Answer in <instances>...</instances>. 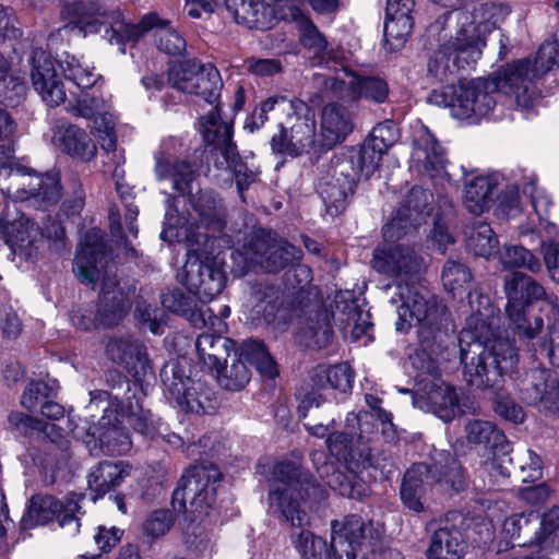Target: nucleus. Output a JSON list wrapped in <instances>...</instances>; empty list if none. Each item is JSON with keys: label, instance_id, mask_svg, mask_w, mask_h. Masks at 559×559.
I'll return each mask as SVG.
<instances>
[{"label": "nucleus", "instance_id": "f257e3e1", "mask_svg": "<svg viewBox=\"0 0 559 559\" xmlns=\"http://www.w3.org/2000/svg\"><path fill=\"white\" fill-rule=\"evenodd\" d=\"M275 484L269 493L270 508L292 527L289 539L300 559H358L364 539V521L349 515L331 523V544L309 530L310 516L301 508V500H320L324 488L312 476L292 462H280L273 471Z\"/></svg>", "mask_w": 559, "mask_h": 559}, {"label": "nucleus", "instance_id": "f03ea898", "mask_svg": "<svg viewBox=\"0 0 559 559\" xmlns=\"http://www.w3.org/2000/svg\"><path fill=\"white\" fill-rule=\"evenodd\" d=\"M468 300L473 313L459 336L464 380L480 390L502 389L504 374L518 364L516 349L508 338L496 335L489 298L473 292Z\"/></svg>", "mask_w": 559, "mask_h": 559}, {"label": "nucleus", "instance_id": "7ed1b4c3", "mask_svg": "<svg viewBox=\"0 0 559 559\" xmlns=\"http://www.w3.org/2000/svg\"><path fill=\"white\" fill-rule=\"evenodd\" d=\"M497 92L513 97L522 108H528L538 97L525 64L514 62L502 67L488 79L478 78L461 82L457 86L448 85L440 93L433 92L430 100L449 107L456 119H469L490 114L496 106Z\"/></svg>", "mask_w": 559, "mask_h": 559}, {"label": "nucleus", "instance_id": "20e7f679", "mask_svg": "<svg viewBox=\"0 0 559 559\" xmlns=\"http://www.w3.org/2000/svg\"><path fill=\"white\" fill-rule=\"evenodd\" d=\"M72 14L73 19L64 25L63 31L79 29L84 35L103 33V38L111 45H118L122 53L127 43L138 40L154 26L157 27L155 36L159 50L176 56L186 49L183 37L154 13L143 16L139 24H132L126 21L118 9L107 10L95 3H81L73 7Z\"/></svg>", "mask_w": 559, "mask_h": 559}, {"label": "nucleus", "instance_id": "39448f33", "mask_svg": "<svg viewBox=\"0 0 559 559\" xmlns=\"http://www.w3.org/2000/svg\"><path fill=\"white\" fill-rule=\"evenodd\" d=\"M393 304L397 307L396 331L407 332L414 324L418 325V334L425 352H429L428 361L421 367L420 376L428 374L433 380L440 377L439 362L443 357L435 350L432 341L442 337L441 326L444 321L445 308L438 304L432 294L418 282L397 284L396 297Z\"/></svg>", "mask_w": 559, "mask_h": 559}, {"label": "nucleus", "instance_id": "423d86ee", "mask_svg": "<svg viewBox=\"0 0 559 559\" xmlns=\"http://www.w3.org/2000/svg\"><path fill=\"white\" fill-rule=\"evenodd\" d=\"M509 13V7L502 3L481 4L475 13L479 21L463 25L454 37L440 45L428 63L429 72L447 81L455 71L475 64L485 46V33H490Z\"/></svg>", "mask_w": 559, "mask_h": 559}, {"label": "nucleus", "instance_id": "0eeeda50", "mask_svg": "<svg viewBox=\"0 0 559 559\" xmlns=\"http://www.w3.org/2000/svg\"><path fill=\"white\" fill-rule=\"evenodd\" d=\"M0 106L7 107L0 103ZM16 130L11 115L0 107V175L7 173L13 179L14 191L8 189L14 200L29 202L31 205L47 210L56 205L61 198L59 178L50 174H36L21 168H13V148L9 144Z\"/></svg>", "mask_w": 559, "mask_h": 559}, {"label": "nucleus", "instance_id": "6e6552de", "mask_svg": "<svg viewBox=\"0 0 559 559\" xmlns=\"http://www.w3.org/2000/svg\"><path fill=\"white\" fill-rule=\"evenodd\" d=\"M155 173L158 180H169L173 189L182 195L190 194V203L199 217L200 225L214 233L222 231L225 225V210L221 200L216 199L212 192H200L192 195L193 181L197 178L194 167L186 160H177L165 157L164 154H157Z\"/></svg>", "mask_w": 559, "mask_h": 559}, {"label": "nucleus", "instance_id": "1a4fd4ad", "mask_svg": "<svg viewBox=\"0 0 559 559\" xmlns=\"http://www.w3.org/2000/svg\"><path fill=\"white\" fill-rule=\"evenodd\" d=\"M221 476V472L213 464L188 468L174 490L173 509L178 513H185L191 523L207 514L215 501L216 484Z\"/></svg>", "mask_w": 559, "mask_h": 559}, {"label": "nucleus", "instance_id": "9d476101", "mask_svg": "<svg viewBox=\"0 0 559 559\" xmlns=\"http://www.w3.org/2000/svg\"><path fill=\"white\" fill-rule=\"evenodd\" d=\"M280 105L286 121L281 122L280 133L271 140L273 152L289 156L309 152L318 142L313 111L300 99L281 102Z\"/></svg>", "mask_w": 559, "mask_h": 559}, {"label": "nucleus", "instance_id": "9b49d317", "mask_svg": "<svg viewBox=\"0 0 559 559\" xmlns=\"http://www.w3.org/2000/svg\"><path fill=\"white\" fill-rule=\"evenodd\" d=\"M168 80L174 88L194 95L210 105H215L214 109L201 119L202 127L211 114H216L218 120L223 121L217 104L223 81L218 70L213 64L201 63L194 59L183 60L170 67Z\"/></svg>", "mask_w": 559, "mask_h": 559}, {"label": "nucleus", "instance_id": "f8f14e48", "mask_svg": "<svg viewBox=\"0 0 559 559\" xmlns=\"http://www.w3.org/2000/svg\"><path fill=\"white\" fill-rule=\"evenodd\" d=\"M203 139L213 145L211 155L217 169L230 170L235 177L237 189L242 198L243 191L257 180V174L239 158L233 142V126L219 121L216 114H211L203 124Z\"/></svg>", "mask_w": 559, "mask_h": 559}, {"label": "nucleus", "instance_id": "ddd939ff", "mask_svg": "<svg viewBox=\"0 0 559 559\" xmlns=\"http://www.w3.org/2000/svg\"><path fill=\"white\" fill-rule=\"evenodd\" d=\"M240 255L247 266L258 267L267 273H277L302 258V251L280 239L272 231L255 230L243 245Z\"/></svg>", "mask_w": 559, "mask_h": 559}, {"label": "nucleus", "instance_id": "4468645a", "mask_svg": "<svg viewBox=\"0 0 559 559\" xmlns=\"http://www.w3.org/2000/svg\"><path fill=\"white\" fill-rule=\"evenodd\" d=\"M504 290L508 297L506 311L516 326L520 336L533 340L544 326V321L535 317L533 321L526 319L525 306L534 300L544 298V287L531 276L514 272L504 278Z\"/></svg>", "mask_w": 559, "mask_h": 559}, {"label": "nucleus", "instance_id": "2eb2a0df", "mask_svg": "<svg viewBox=\"0 0 559 559\" xmlns=\"http://www.w3.org/2000/svg\"><path fill=\"white\" fill-rule=\"evenodd\" d=\"M80 509L76 495L69 497L64 506L52 496H34L21 520V527L29 530L58 518L60 526L75 535L80 531V520L76 516Z\"/></svg>", "mask_w": 559, "mask_h": 559}, {"label": "nucleus", "instance_id": "dca6fc26", "mask_svg": "<svg viewBox=\"0 0 559 559\" xmlns=\"http://www.w3.org/2000/svg\"><path fill=\"white\" fill-rule=\"evenodd\" d=\"M372 267L397 284L418 282L424 271V260L416 250L404 243L385 245L373 251Z\"/></svg>", "mask_w": 559, "mask_h": 559}, {"label": "nucleus", "instance_id": "f3484780", "mask_svg": "<svg viewBox=\"0 0 559 559\" xmlns=\"http://www.w3.org/2000/svg\"><path fill=\"white\" fill-rule=\"evenodd\" d=\"M520 399L547 416L559 418V380L546 368L526 371L516 383Z\"/></svg>", "mask_w": 559, "mask_h": 559}, {"label": "nucleus", "instance_id": "a211bd4d", "mask_svg": "<svg viewBox=\"0 0 559 559\" xmlns=\"http://www.w3.org/2000/svg\"><path fill=\"white\" fill-rule=\"evenodd\" d=\"M189 250L188 259L178 273V280L203 302L211 301L225 287L226 276L214 260H201Z\"/></svg>", "mask_w": 559, "mask_h": 559}, {"label": "nucleus", "instance_id": "6ab92c4d", "mask_svg": "<svg viewBox=\"0 0 559 559\" xmlns=\"http://www.w3.org/2000/svg\"><path fill=\"white\" fill-rule=\"evenodd\" d=\"M432 194L420 187L413 188L404 198L392 219L383 227L386 242H395L412 235L430 214Z\"/></svg>", "mask_w": 559, "mask_h": 559}, {"label": "nucleus", "instance_id": "aec40b11", "mask_svg": "<svg viewBox=\"0 0 559 559\" xmlns=\"http://www.w3.org/2000/svg\"><path fill=\"white\" fill-rule=\"evenodd\" d=\"M165 374L164 383L180 409L194 414L214 411L213 392L204 382L183 377L177 367L171 368V379Z\"/></svg>", "mask_w": 559, "mask_h": 559}, {"label": "nucleus", "instance_id": "412c9836", "mask_svg": "<svg viewBox=\"0 0 559 559\" xmlns=\"http://www.w3.org/2000/svg\"><path fill=\"white\" fill-rule=\"evenodd\" d=\"M29 64L33 87L41 99L51 107L64 103L67 93L51 56L41 48H34Z\"/></svg>", "mask_w": 559, "mask_h": 559}, {"label": "nucleus", "instance_id": "4be33fe9", "mask_svg": "<svg viewBox=\"0 0 559 559\" xmlns=\"http://www.w3.org/2000/svg\"><path fill=\"white\" fill-rule=\"evenodd\" d=\"M134 288L121 286L116 276L105 275L97 311L103 329L118 325L131 309Z\"/></svg>", "mask_w": 559, "mask_h": 559}, {"label": "nucleus", "instance_id": "5701e85b", "mask_svg": "<svg viewBox=\"0 0 559 559\" xmlns=\"http://www.w3.org/2000/svg\"><path fill=\"white\" fill-rule=\"evenodd\" d=\"M106 357L133 377L145 376L150 369L147 348L129 335H115L105 343Z\"/></svg>", "mask_w": 559, "mask_h": 559}, {"label": "nucleus", "instance_id": "b1692460", "mask_svg": "<svg viewBox=\"0 0 559 559\" xmlns=\"http://www.w3.org/2000/svg\"><path fill=\"white\" fill-rule=\"evenodd\" d=\"M447 164L445 151L427 127H421L414 139L411 169L433 178L440 176Z\"/></svg>", "mask_w": 559, "mask_h": 559}, {"label": "nucleus", "instance_id": "393cba45", "mask_svg": "<svg viewBox=\"0 0 559 559\" xmlns=\"http://www.w3.org/2000/svg\"><path fill=\"white\" fill-rule=\"evenodd\" d=\"M107 246L99 229H91L84 235L80 251L78 252L73 271L81 283L95 287L100 276V267L105 262Z\"/></svg>", "mask_w": 559, "mask_h": 559}, {"label": "nucleus", "instance_id": "a878e982", "mask_svg": "<svg viewBox=\"0 0 559 559\" xmlns=\"http://www.w3.org/2000/svg\"><path fill=\"white\" fill-rule=\"evenodd\" d=\"M4 235L12 252L25 260L36 259L43 251L45 234L34 221L24 215L8 222Z\"/></svg>", "mask_w": 559, "mask_h": 559}, {"label": "nucleus", "instance_id": "bb28decb", "mask_svg": "<svg viewBox=\"0 0 559 559\" xmlns=\"http://www.w3.org/2000/svg\"><path fill=\"white\" fill-rule=\"evenodd\" d=\"M354 183V178L345 173V165H338L332 175L319 180L318 192L331 216H337L345 210Z\"/></svg>", "mask_w": 559, "mask_h": 559}, {"label": "nucleus", "instance_id": "cd10ccee", "mask_svg": "<svg viewBox=\"0 0 559 559\" xmlns=\"http://www.w3.org/2000/svg\"><path fill=\"white\" fill-rule=\"evenodd\" d=\"M413 404L445 423L451 421L460 411L456 390L444 383H432L424 395L413 396Z\"/></svg>", "mask_w": 559, "mask_h": 559}, {"label": "nucleus", "instance_id": "c85d7f7f", "mask_svg": "<svg viewBox=\"0 0 559 559\" xmlns=\"http://www.w3.org/2000/svg\"><path fill=\"white\" fill-rule=\"evenodd\" d=\"M353 128L352 116L344 106L336 103L325 105L321 111L319 145L332 148L344 141Z\"/></svg>", "mask_w": 559, "mask_h": 559}, {"label": "nucleus", "instance_id": "c756f323", "mask_svg": "<svg viewBox=\"0 0 559 559\" xmlns=\"http://www.w3.org/2000/svg\"><path fill=\"white\" fill-rule=\"evenodd\" d=\"M415 0H388L385 8L384 37L404 43L411 35Z\"/></svg>", "mask_w": 559, "mask_h": 559}, {"label": "nucleus", "instance_id": "7c9ffc66", "mask_svg": "<svg viewBox=\"0 0 559 559\" xmlns=\"http://www.w3.org/2000/svg\"><path fill=\"white\" fill-rule=\"evenodd\" d=\"M200 360L211 370L218 371L223 362H227L235 348V343L228 337L212 333L201 334L195 342Z\"/></svg>", "mask_w": 559, "mask_h": 559}, {"label": "nucleus", "instance_id": "2f4dec72", "mask_svg": "<svg viewBox=\"0 0 559 559\" xmlns=\"http://www.w3.org/2000/svg\"><path fill=\"white\" fill-rule=\"evenodd\" d=\"M116 411L106 409L100 418L99 443L103 452L107 455H123L131 449L132 442L128 431L121 426V421L115 416V423H111V416Z\"/></svg>", "mask_w": 559, "mask_h": 559}, {"label": "nucleus", "instance_id": "473e14b6", "mask_svg": "<svg viewBox=\"0 0 559 559\" xmlns=\"http://www.w3.org/2000/svg\"><path fill=\"white\" fill-rule=\"evenodd\" d=\"M237 20L250 27L269 28L276 20L274 9L264 0H226Z\"/></svg>", "mask_w": 559, "mask_h": 559}, {"label": "nucleus", "instance_id": "72a5a7b5", "mask_svg": "<svg viewBox=\"0 0 559 559\" xmlns=\"http://www.w3.org/2000/svg\"><path fill=\"white\" fill-rule=\"evenodd\" d=\"M465 544L461 532L454 526H441L437 528L427 550L429 559H461Z\"/></svg>", "mask_w": 559, "mask_h": 559}, {"label": "nucleus", "instance_id": "f704fd0d", "mask_svg": "<svg viewBox=\"0 0 559 559\" xmlns=\"http://www.w3.org/2000/svg\"><path fill=\"white\" fill-rule=\"evenodd\" d=\"M59 147L72 157L90 160L96 154V145L91 136L74 124L62 127L55 134Z\"/></svg>", "mask_w": 559, "mask_h": 559}, {"label": "nucleus", "instance_id": "c9c22d12", "mask_svg": "<svg viewBox=\"0 0 559 559\" xmlns=\"http://www.w3.org/2000/svg\"><path fill=\"white\" fill-rule=\"evenodd\" d=\"M496 188L497 182L491 177L478 176L471 179L464 188V206L474 215L483 214L491 206Z\"/></svg>", "mask_w": 559, "mask_h": 559}, {"label": "nucleus", "instance_id": "e433bc0d", "mask_svg": "<svg viewBox=\"0 0 559 559\" xmlns=\"http://www.w3.org/2000/svg\"><path fill=\"white\" fill-rule=\"evenodd\" d=\"M130 471L131 466L122 461L102 462L88 476L90 488L100 497L119 486L130 475Z\"/></svg>", "mask_w": 559, "mask_h": 559}, {"label": "nucleus", "instance_id": "4c0bfd02", "mask_svg": "<svg viewBox=\"0 0 559 559\" xmlns=\"http://www.w3.org/2000/svg\"><path fill=\"white\" fill-rule=\"evenodd\" d=\"M312 382L318 389L332 388L348 392L354 381V372L346 362L335 366H318L312 373Z\"/></svg>", "mask_w": 559, "mask_h": 559}, {"label": "nucleus", "instance_id": "58836bf2", "mask_svg": "<svg viewBox=\"0 0 559 559\" xmlns=\"http://www.w3.org/2000/svg\"><path fill=\"white\" fill-rule=\"evenodd\" d=\"M287 16L296 24L299 40L305 48L316 53L325 51L328 40L314 25L308 13L297 7H292Z\"/></svg>", "mask_w": 559, "mask_h": 559}, {"label": "nucleus", "instance_id": "ea45409f", "mask_svg": "<svg viewBox=\"0 0 559 559\" xmlns=\"http://www.w3.org/2000/svg\"><path fill=\"white\" fill-rule=\"evenodd\" d=\"M280 298V288L265 284L255 285L252 288V299L254 302L252 318L261 320L266 324L274 322L281 306Z\"/></svg>", "mask_w": 559, "mask_h": 559}, {"label": "nucleus", "instance_id": "a19ab883", "mask_svg": "<svg viewBox=\"0 0 559 559\" xmlns=\"http://www.w3.org/2000/svg\"><path fill=\"white\" fill-rule=\"evenodd\" d=\"M388 95L389 86L383 79L360 76L355 73L348 76V98L352 100L365 98L374 103H383Z\"/></svg>", "mask_w": 559, "mask_h": 559}, {"label": "nucleus", "instance_id": "79ce46f5", "mask_svg": "<svg viewBox=\"0 0 559 559\" xmlns=\"http://www.w3.org/2000/svg\"><path fill=\"white\" fill-rule=\"evenodd\" d=\"M26 95L24 78L11 71L9 60L0 53V103L5 106L20 105Z\"/></svg>", "mask_w": 559, "mask_h": 559}, {"label": "nucleus", "instance_id": "37998d69", "mask_svg": "<svg viewBox=\"0 0 559 559\" xmlns=\"http://www.w3.org/2000/svg\"><path fill=\"white\" fill-rule=\"evenodd\" d=\"M67 110L76 117L94 119L95 124L98 123V120L111 117L110 103L100 95L88 93H83L74 100H70Z\"/></svg>", "mask_w": 559, "mask_h": 559}, {"label": "nucleus", "instance_id": "c03bdc74", "mask_svg": "<svg viewBox=\"0 0 559 559\" xmlns=\"http://www.w3.org/2000/svg\"><path fill=\"white\" fill-rule=\"evenodd\" d=\"M64 76L80 88H90L98 80L93 66L69 52H63L58 60Z\"/></svg>", "mask_w": 559, "mask_h": 559}, {"label": "nucleus", "instance_id": "a18cd8bd", "mask_svg": "<svg viewBox=\"0 0 559 559\" xmlns=\"http://www.w3.org/2000/svg\"><path fill=\"white\" fill-rule=\"evenodd\" d=\"M516 63L525 64L530 81L533 84L536 79L544 75L552 66L556 64L559 67V29L556 32L552 41L545 43L540 46L533 62L530 60H519Z\"/></svg>", "mask_w": 559, "mask_h": 559}, {"label": "nucleus", "instance_id": "49530a36", "mask_svg": "<svg viewBox=\"0 0 559 559\" xmlns=\"http://www.w3.org/2000/svg\"><path fill=\"white\" fill-rule=\"evenodd\" d=\"M237 352L238 357L253 365L260 374L274 378L278 373L276 364L263 343L259 341H246Z\"/></svg>", "mask_w": 559, "mask_h": 559}, {"label": "nucleus", "instance_id": "de8ad7c7", "mask_svg": "<svg viewBox=\"0 0 559 559\" xmlns=\"http://www.w3.org/2000/svg\"><path fill=\"white\" fill-rule=\"evenodd\" d=\"M230 362H224L217 372L218 383L229 391H239L243 389L250 380V370L246 362L238 357V352L234 350L230 356Z\"/></svg>", "mask_w": 559, "mask_h": 559}, {"label": "nucleus", "instance_id": "09e8293b", "mask_svg": "<svg viewBox=\"0 0 559 559\" xmlns=\"http://www.w3.org/2000/svg\"><path fill=\"white\" fill-rule=\"evenodd\" d=\"M324 401L321 394L311 392L304 397L298 406L300 417L308 418V421L304 424L305 428L311 435L320 438L326 436L329 425L334 421L333 418H326V423H317V419L320 417L319 408Z\"/></svg>", "mask_w": 559, "mask_h": 559}, {"label": "nucleus", "instance_id": "8fccbe9b", "mask_svg": "<svg viewBox=\"0 0 559 559\" xmlns=\"http://www.w3.org/2000/svg\"><path fill=\"white\" fill-rule=\"evenodd\" d=\"M498 239L487 223H478L467 233L466 247L477 257L489 259L498 252Z\"/></svg>", "mask_w": 559, "mask_h": 559}, {"label": "nucleus", "instance_id": "3c124183", "mask_svg": "<svg viewBox=\"0 0 559 559\" xmlns=\"http://www.w3.org/2000/svg\"><path fill=\"white\" fill-rule=\"evenodd\" d=\"M466 439L469 443L497 448L504 443L506 436L492 423L474 419L465 425Z\"/></svg>", "mask_w": 559, "mask_h": 559}, {"label": "nucleus", "instance_id": "603ef678", "mask_svg": "<svg viewBox=\"0 0 559 559\" xmlns=\"http://www.w3.org/2000/svg\"><path fill=\"white\" fill-rule=\"evenodd\" d=\"M439 459H435L433 469L437 476V481L444 480L451 484L454 490L463 489L465 484L464 471L459 461L452 457L449 453H438Z\"/></svg>", "mask_w": 559, "mask_h": 559}, {"label": "nucleus", "instance_id": "864d4df0", "mask_svg": "<svg viewBox=\"0 0 559 559\" xmlns=\"http://www.w3.org/2000/svg\"><path fill=\"white\" fill-rule=\"evenodd\" d=\"M9 421L24 433H28L34 430L43 431L55 443H61L63 438L61 429H59L56 425L44 424L41 420L35 417L20 412L11 413L9 416Z\"/></svg>", "mask_w": 559, "mask_h": 559}, {"label": "nucleus", "instance_id": "5fc2aeb1", "mask_svg": "<svg viewBox=\"0 0 559 559\" xmlns=\"http://www.w3.org/2000/svg\"><path fill=\"white\" fill-rule=\"evenodd\" d=\"M57 389L58 385L55 380L51 382L33 381L25 388L21 396V405L25 409L33 412L38 406L41 407L45 401L53 397Z\"/></svg>", "mask_w": 559, "mask_h": 559}, {"label": "nucleus", "instance_id": "6e6d98bb", "mask_svg": "<svg viewBox=\"0 0 559 559\" xmlns=\"http://www.w3.org/2000/svg\"><path fill=\"white\" fill-rule=\"evenodd\" d=\"M321 477L324 479V483L328 487L343 497H348L352 499L361 497L360 486L354 484L349 476L343 474L340 471H335L332 465L323 466Z\"/></svg>", "mask_w": 559, "mask_h": 559}, {"label": "nucleus", "instance_id": "4d7b16f0", "mask_svg": "<svg viewBox=\"0 0 559 559\" xmlns=\"http://www.w3.org/2000/svg\"><path fill=\"white\" fill-rule=\"evenodd\" d=\"M500 259L506 267H525L532 273L542 270L540 261L522 246L507 247Z\"/></svg>", "mask_w": 559, "mask_h": 559}, {"label": "nucleus", "instance_id": "13d9d810", "mask_svg": "<svg viewBox=\"0 0 559 559\" xmlns=\"http://www.w3.org/2000/svg\"><path fill=\"white\" fill-rule=\"evenodd\" d=\"M515 465L519 468V477L523 483L536 481L543 476V463L539 455L531 449L516 453Z\"/></svg>", "mask_w": 559, "mask_h": 559}, {"label": "nucleus", "instance_id": "bf43d9fd", "mask_svg": "<svg viewBox=\"0 0 559 559\" xmlns=\"http://www.w3.org/2000/svg\"><path fill=\"white\" fill-rule=\"evenodd\" d=\"M472 280L469 270L456 261H448L442 271V281L445 289L453 296L461 288H464Z\"/></svg>", "mask_w": 559, "mask_h": 559}, {"label": "nucleus", "instance_id": "052dcab7", "mask_svg": "<svg viewBox=\"0 0 559 559\" xmlns=\"http://www.w3.org/2000/svg\"><path fill=\"white\" fill-rule=\"evenodd\" d=\"M397 140L399 130L395 123L392 120H385L372 129L366 141L376 147L378 152H383L385 154L388 150L397 142Z\"/></svg>", "mask_w": 559, "mask_h": 559}, {"label": "nucleus", "instance_id": "680f3d73", "mask_svg": "<svg viewBox=\"0 0 559 559\" xmlns=\"http://www.w3.org/2000/svg\"><path fill=\"white\" fill-rule=\"evenodd\" d=\"M432 480L437 481L433 465L429 466L425 463H418L407 469L401 486L408 485L415 490L425 493Z\"/></svg>", "mask_w": 559, "mask_h": 559}, {"label": "nucleus", "instance_id": "e2e57ef3", "mask_svg": "<svg viewBox=\"0 0 559 559\" xmlns=\"http://www.w3.org/2000/svg\"><path fill=\"white\" fill-rule=\"evenodd\" d=\"M128 423L133 429L143 436L154 438L158 435V429L150 411L144 409L142 405L136 403V407L130 406V412L127 415Z\"/></svg>", "mask_w": 559, "mask_h": 559}, {"label": "nucleus", "instance_id": "0e129e2a", "mask_svg": "<svg viewBox=\"0 0 559 559\" xmlns=\"http://www.w3.org/2000/svg\"><path fill=\"white\" fill-rule=\"evenodd\" d=\"M383 152H378L367 141L364 142L356 159V168L365 178H369L379 168Z\"/></svg>", "mask_w": 559, "mask_h": 559}, {"label": "nucleus", "instance_id": "69168bd1", "mask_svg": "<svg viewBox=\"0 0 559 559\" xmlns=\"http://www.w3.org/2000/svg\"><path fill=\"white\" fill-rule=\"evenodd\" d=\"M491 391L496 395L495 411L497 414L514 424L522 423L524 419L522 407L518 405L509 394L501 392V389Z\"/></svg>", "mask_w": 559, "mask_h": 559}, {"label": "nucleus", "instance_id": "338daca9", "mask_svg": "<svg viewBox=\"0 0 559 559\" xmlns=\"http://www.w3.org/2000/svg\"><path fill=\"white\" fill-rule=\"evenodd\" d=\"M163 239L175 238L178 241H187L189 247L205 242L209 235L203 231H193V224H186L175 230L173 225L167 222L160 234Z\"/></svg>", "mask_w": 559, "mask_h": 559}, {"label": "nucleus", "instance_id": "774afa93", "mask_svg": "<svg viewBox=\"0 0 559 559\" xmlns=\"http://www.w3.org/2000/svg\"><path fill=\"white\" fill-rule=\"evenodd\" d=\"M174 524V518L169 510H156L151 513L144 523V532L156 538L165 535Z\"/></svg>", "mask_w": 559, "mask_h": 559}]
</instances>
